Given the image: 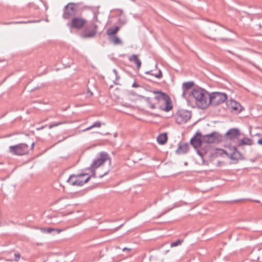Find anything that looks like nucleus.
I'll return each mask as SVG.
<instances>
[{
  "label": "nucleus",
  "mask_w": 262,
  "mask_h": 262,
  "mask_svg": "<svg viewBox=\"0 0 262 262\" xmlns=\"http://www.w3.org/2000/svg\"><path fill=\"white\" fill-rule=\"evenodd\" d=\"M87 20L81 16H75L67 24L71 29L81 30L85 26Z\"/></svg>",
  "instance_id": "obj_7"
},
{
  "label": "nucleus",
  "mask_w": 262,
  "mask_h": 262,
  "mask_svg": "<svg viewBox=\"0 0 262 262\" xmlns=\"http://www.w3.org/2000/svg\"><path fill=\"white\" fill-rule=\"evenodd\" d=\"M217 25L213 24L209 27V29L211 33H213L214 31H217Z\"/></svg>",
  "instance_id": "obj_28"
},
{
  "label": "nucleus",
  "mask_w": 262,
  "mask_h": 262,
  "mask_svg": "<svg viewBox=\"0 0 262 262\" xmlns=\"http://www.w3.org/2000/svg\"><path fill=\"white\" fill-rule=\"evenodd\" d=\"M232 148L233 150L231 153H228L226 151L223 149H221L220 154H225L232 160L238 161L243 159L242 154L237 149V148L234 146L232 147Z\"/></svg>",
  "instance_id": "obj_12"
},
{
  "label": "nucleus",
  "mask_w": 262,
  "mask_h": 262,
  "mask_svg": "<svg viewBox=\"0 0 262 262\" xmlns=\"http://www.w3.org/2000/svg\"><path fill=\"white\" fill-rule=\"evenodd\" d=\"M209 93L204 89L196 88L193 89L189 96L190 98H193L197 106L202 109L208 107V99Z\"/></svg>",
  "instance_id": "obj_2"
},
{
  "label": "nucleus",
  "mask_w": 262,
  "mask_h": 262,
  "mask_svg": "<svg viewBox=\"0 0 262 262\" xmlns=\"http://www.w3.org/2000/svg\"><path fill=\"white\" fill-rule=\"evenodd\" d=\"M31 21H12L8 23V24H26L31 23Z\"/></svg>",
  "instance_id": "obj_30"
},
{
  "label": "nucleus",
  "mask_w": 262,
  "mask_h": 262,
  "mask_svg": "<svg viewBox=\"0 0 262 262\" xmlns=\"http://www.w3.org/2000/svg\"><path fill=\"white\" fill-rule=\"evenodd\" d=\"M227 109L234 114L239 113L243 108L240 103L232 99L227 100L226 102Z\"/></svg>",
  "instance_id": "obj_11"
},
{
  "label": "nucleus",
  "mask_w": 262,
  "mask_h": 262,
  "mask_svg": "<svg viewBox=\"0 0 262 262\" xmlns=\"http://www.w3.org/2000/svg\"><path fill=\"white\" fill-rule=\"evenodd\" d=\"M88 93L90 94V96H92L93 95V93L92 92H91L89 89L88 90Z\"/></svg>",
  "instance_id": "obj_36"
},
{
  "label": "nucleus",
  "mask_w": 262,
  "mask_h": 262,
  "mask_svg": "<svg viewBox=\"0 0 262 262\" xmlns=\"http://www.w3.org/2000/svg\"><path fill=\"white\" fill-rule=\"evenodd\" d=\"M145 74H150V75L154 76V77L158 78H161L162 77V73L160 70H159L158 71V74L152 73L151 71L146 72H145Z\"/></svg>",
  "instance_id": "obj_25"
},
{
  "label": "nucleus",
  "mask_w": 262,
  "mask_h": 262,
  "mask_svg": "<svg viewBox=\"0 0 262 262\" xmlns=\"http://www.w3.org/2000/svg\"><path fill=\"white\" fill-rule=\"evenodd\" d=\"M129 60L131 62H134L136 64L137 69L139 70L141 66V62L138 58L137 55H132L129 57Z\"/></svg>",
  "instance_id": "obj_19"
},
{
  "label": "nucleus",
  "mask_w": 262,
  "mask_h": 262,
  "mask_svg": "<svg viewBox=\"0 0 262 262\" xmlns=\"http://www.w3.org/2000/svg\"><path fill=\"white\" fill-rule=\"evenodd\" d=\"M242 200H236V201H234V202H238V201H242Z\"/></svg>",
  "instance_id": "obj_39"
},
{
  "label": "nucleus",
  "mask_w": 262,
  "mask_h": 262,
  "mask_svg": "<svg viewBox=\"0 0 262 262\" xmlns=\"http://www.w3.org/2000/svg\"><path fill=\"white\" fill-rule=\"evenodd\" d=\"M257 143L258 144H260V145H262V138L259 139L258 141H257Z\"/></svg>",
  "instance_id": "obj_35"
},
{
  "label": "nucleus",
  "mask_w": 262,
  "mask_h": 262,
  "mask_svg": "<svg viewBox=\"0 0 262 262\" xmlns=\"http://www.w3.org/2000/svg\"><path fill=\"white\" fill-rule=\"evenodd\" d=\"M209 37V38L210 39H214V40H215V39H214V38H212L211 37Z\"/></svg>",
  "instance_id": "obj_40"
},
{
  "label": "nucleus",
  "mask_w": 262,
  "mask_h": 262,
  "mask_svg": "<svg viewBox=\"0 0 262 262\" xmlns=\"http://www.w3.org/2000/svg\"><path fill=\"white\" fill-rule=\"evenodd\" d=\"M227 99V95L225 93L220 92H213L209 94L208 99V106L209 104L216 106L224 102Z\"/></svg>",
  "instance_id": "obj_5"
},
{
  "label": "nucleus",
  "mask_w": 262,
  "mask_h": 262,
  "mask_svg": "<svg viewBox=\"0 0 262 262\" xmlns=\"http://www.w3.org/2000/svg\"><path fill=\"white\" fill-rule=\"evenodd\" d=\"M188 150L189 144L187 143H185L179 145V147L176 150V152L178 154H186Z\"/></svg>",
  "instance_id": "obj_17"
},
{
  "label": "nucleus",
  "mask_w": 262,
  "mask_h": 262,
  "mask_svg": "<svg viewBox=\"0 0 262 262\" xmlns=\"http://www.w3.org/2000/svg\"><path fill=\"white\" fill-rule=\"evenodd\" d=\"M157 142L161 145H163L167 141V135L166 133H162L159 135L157 138Z\"/></svg>",
  "instance_id": "obj_21"
},
{
  "label": "nucleus",
  "mask_w": 262,
  "mask_h": 262,
  "mask_svg": "<svg viewBox=\"0 0 262 262\" xmlns=\"http://www.w3.org/2000/svg\"><path fill=\"white\" fill-rule=\"evenodd\" d=\"M198 153L201 156H202V155L201 154V152H200V151H198Z\"/></svg>",
  "instance_id": "obj_38"
},
{
  "label": "nucleus",
  "mask_w": 262,
  "mask_h": 262,
  "mask_svg": "<svg viewBox=\"0 0 262 262\" xmlns=\"http://www.w3.org/2000/svg\"><path fill=\"white\" fill-rule=\"evenodd\" d=\"M109 40L111 42H113L115 45H122V42L121 40L116 35H114L110 37Z\"/></svg>",
  "instance_id": "obj_23"
},
{
  "label": "nucleus",
  "mask_w": 262,
  "mask_h": 262,
  "mask_svg": "<svg viewBox=\"0 0 262 262\" xmlns=\"http://www.w3.org/2000/svg\"><path fill=\"white\" fill-rule=\"evenodd\" d=\"M29 151V146L26 143H19L10 146L9 147V152L13 155L23 156L28 155Z\"/></svg>",
  "instance_id": "obj_6"
},
{
  "label": "nucleus",
  "mask_w": 262,
  "mask_h": 262,
  "mask_svg": "<svg viewBox=\"0 0 262 262\" xmlns=\"http://www.w3.org/2000/svg\"><path fill=\"white\" fill-rule=\"evenodd\" d=\"M76 12L77 9L75 7V4L69 3L63 8L62 17L64 19H72L73 17L76 16Z\"/></svg>",
  "instance_id": "obj_8"
},
{
  "label": "nucleus",
  "mask_w": 262,
  "mask_h": 262,
  "mask_svg": "<svg viewBox=\"0 0 262 262\" xmlns=\"http://www.w3.org/2000/svg\"><path fill=\"white\" fill-rule=\"evenodd\" d=\"M183 241H184L183 239H178L176 242H172L170 244V247H176V246L181 245L182 244V243L183 242Z\"/></svg>",
  "instance_id": "obj_27"
},
{
  "label": "nucleus",
  "mask_w": 262,
  "mask_h": 262,
  "mask_svg": "<svg viewBox=\"0 0 262 262\" xmlns=\"http://www.w3.org/2000/svg\"><path fill=\"white\" fill-rule=\"evenodd\" d=\"M139 86H140L139 84L136 83V82H134L132 85V87H133V88H138Z\"/></svg>",
  "instance_id": "obj_32"
},
{
  "label": "nucleus",
  "mask_w": 262,
  "mask_h": 262,
  "mask_svg": "<svg viewBox=\"0 0 262 262\" xmlns=\"http://www.w3.org/2000/svg\"><path fill=\"white\" fill-rule=\"evenodd\" d=\"M122 250H123V251L129 252V251H130L131 249H130V248H124L122 249Z\"/></svg>",
  "instance_id": "obj_33"
},
{
  "label": "nucleus",
  "mask_w": 262,
  "mask_h": 262,
  "mask_svg": "<svg viewBox=\"0 0 262 262\" xmlns=\"http://www.w3.org/2000/svg\"><path fill=\"white\" fill-rule=\"evenodd\" d=\"M91 176L88 173H79L77 174V186H82L87 183L90 179Z\"/></svg>",
  "instance_id": "obj_15"
},
{
  "label": "nucleus",
  "mask_w": 262,
  "mask_h": 262,
  "mask_svg": "<svg viewBox=\"0 0 262 262\" xmlns=\"http://www.w3.org/2000/svg\"><path fill=\"white\" fill-rule=\"evenodd\" d=\"M120 28L117 26H113L106 30V34L110 37L116 35V34L119 31Z\"/></svg>",
  "instance_id": "obj_20"
},
{
  "label": "nucleus",
  "mask_w": 262,
  "mask_h": 262,
  "mask_svg": "<svg viewBox=\"0 0 262 262\" xmlns=\"http://www.w3.org/2000/svg\"><path fill=\"white\" fill-rule=\"evenodd\" d=\"M34 144H35V143H34V142H33V143L31 144V147H29L30 150H33V148H34Z\"/></svg>",
  "instance_id": "obj_34"
},
{
  "label": "nucleus",
  "mask_w": 262,
  "mask_h": 262,
  "mask_svg": "<svg viewBox=\"0 0 262 262\" xmlns=\"http://www.w3.org/2000/svg\"><path fill=\"white\" fill-rule=\"evenodd\" d=\"M203 141L207 143H219L222 141V137L216 132L202 135Z\"/></svg>",
  "instance_id": "obj_10"
},
{
  "label": "nucleus",
  "mask_w": 262,
  "mask_h": 262,
  "mask_svg": "<svg viewBox=\"0 0 262 262\" xmlns=\"http://www.w3.org/2000/svg\"><path fill=\"white\" fill-rule=\"evenodd\" d=\"M240 132L238 129L232 128L230 129L225 134V138L227 140L234 141L238 138Z\"/></svg>",
  "instance_id": "obj_13"
},
{
  "label": "nucleus",
  "mask_w": 262,
  "mask_h": 262,
  "mask_svg": "<svg viewBox=\"0 0 262 262\" xmlns=\"http://www.w3.org/2000/svg\"><path fill=\"white\" fill-rule=\"evenodd\" d=\"M153 93L155 95L154 97H147L145 99L150 108H155L156 104L159 103L163 105H160L159 107L165 112H169L172 109L171 99L168 95L160 91H154Z\"/></svg>",
  "instance_id": "obj_1"
},
{
  "label": "nucleus",
  "mask_w": 262,
  "mask_h": 262,
  "mask_svg": "<svg viewBox=\"0 0 262 262\" xmlns=\"http://www.w3.org/2000/svg\"><path fill=\"white\" fill-rule=\"evenodd\" d=\"M20 258V255L19 253H15L14 254V260L16 261H18Z\"/></svg>",
  "instance_id": "obj_31"
},
{
  "label": "nucleus",
  "mask_w": 262,
  "mask_h": 262,
  "mask_svg": "<svg viewBox=\"0 0 262 262\" xmlns=\"http://www.w3.org/2000/svg\"><path fill=\"white\" fill-rule=\"evenodd\" d=\"M107 172H108V171L105 172L103 175L100 176L99 177L102 178L103 177V176L106 174L107 173Z\"/></svg>",
  "instance_id": "obj_37"
},
{
  "label": "nucleus",
  "mask_w": 262,
  "mask_h": 262,
  "mask_svg": "<svg viewBox=\"0 0 262 262\" xmlns=\"http://www.w3.org/2000/svg\"><path fill=\"white\" fill-rule=\"evenodd\" d=\"M56 229L54 228H42L41 231H42L43 232L47 233H51L52 231H55ZM58 233H60V230H56Z\"/></svg>",
  "instance_id": "obj_26"
},
{
  "label": "nucleus",
  "mask_w": 262,
  "mask_h": 262,
  "mask_svg": "<svg viewBox=\"0 0 262 262\" xmlns=\"http://www.w3.org/2000/svg\"><path fill=\"white\" fill-rule=\"evenodd\" d=\"M77 174L71 175L67 180V182L71 185L77 186Z\"/></svg>",
  "instance_id": "obj_22"
},
{
  "label": "nucleus",
  "mask_w": 262,
  "mask_h": 262,
  "mask_svg": "<svg viewBox=\"0 0 262 262\" xmlns=\"http://www.w3.org/2000/svg\"><path fill=\"white\" fill-rule=\"evenodd\" d=\"M237 144L238 146L243 145H252L253 144V141L249 138L245 137L243 139L239 140Z\"/></svg>",
  "instance_id": "obj_18"
},
{
  "label": "nucleus",
  "mask_w": 262,
  "mask_h": 262,
  "mask_svg": "<svg viewBox=\"0 0 262 262\" xmlns=\"http://www.w3.org/2000/svg\"><path fill=\"white\" fill-rule=\"evenodd\" d=\"M203 141V136L201 133L198 132L194 137L190 140V144L195 148H198L201 147Z\"/></svg>",
  "instance_id": "obj_14"
},
{
  "label": "nucleus",
  "mask_w": 262,
  "mask_h": 262,
  "mask_svg": "<svg viewBox=\"0 0 262 262\" xmlns=\"http://www.w3.org/2000/svg\"><path fill=\"white\" fill-rule=\"evenodd\" d=\"M102 123L100 122L97 121L94 122L92 125L90 126L89 127L86 128L83 130V131H87L89 130L94 127H100L101 126Z\"/></svg>",
  "instance_id": "obj_24"
},
{
  "label": "nucleus",
  "mask_w": 262,
  "mask_h": 262,
  "mask_svg": "<svg viewBox=\"0 0 262 262\" xmlns=\"http://www.w3.org/2000/svg\"><path fill=\"white\" fill-rule=\"evenodd\" d=\"M194 83L193 81H188L186 82H184L182 84V89L183 90L182 96L184 98H186L187 95V91L190 89L193 85Z\"/></svg>",
  "instance_id": "obj_16"
},
{
  "label": "nucleus",
  "mask_w": 262,
  "mask_h": 262,
  "mask_svg": "<svg viewBox=\"0 0 262 262\" xmlns=\"http://www.w3.org/2000/svg\"><path fill=\"white\" fill-rule=\"evenodd\" d=\"M105 162H108L109 164L111 163L108 155L106 152H102L99 153L98 156L93 161L91 166L88 168V169L91 170L92 172V177H96V169Z\"/></svg>",
  "instance_id": "obj_4"
},
{
  "label": "nucleus",
  "mask_w": 262,
  "mask_h": 262,
  "mask_svg": "<svg viewBox=\"0 0 262 262\" xmlns=\"http://www.w3.org/2000/svg\"><path fill=\"white\" fill-rule=\"evenodd\" d=\"M63 123V122H57V123H56L50 124V125H49V128L51 129V128H52L54 127L57 126H58L59 125L62 124Z\"/></svg>",
  "instance_id": "obj_29"
},
{
  "label": "nucleus",
  "mask_w": 262,
  "mask_h": 262,
  "mask_svg": "<svg viewBox=\"0 0 262 262\" xmlns=\"http://www.w3.org/2000/svg\"><path fill=\"white\" fill-rule=\"evenodd\" d=\"M191 117V112L184 110H179L176 114V120L178 124H181L186 123L190 119Z\"/></svg>",
  "instance_id": "obj_9"
},
{
  "label": "nucleus",
  "mask_w": 262,
  "mask_h": 262,
  "mask_svg": "<svg viewBox=\"0 0 262 262\" xmlns=\"http://www.w3.org/2000/svg\"><path fill=\"white\" fill-rule=\"evenodd\" d=\"M97 17L96 16L91 22L86 23L85 26L82 29L83 30L80 33V36L83 38H92L96 36L98 26L96 24Z\"/></svg>",
  "instance_id": "obj_3"
}]
</instances>
